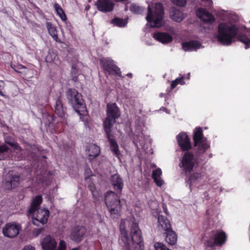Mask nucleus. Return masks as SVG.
<instances>
[{
	"instance_id": "5fc2aeb1",
	"label": "nucleus",
	"mask_w": 250,
	"mask_h": 250,
	"mask_svg": "<svg viewBox=\"0 0 250 250\" xmlns=\"http://www.w3.org/2000/svg\"><path fill=\"white\" fill-rule=\"evenodd\" d=\"M160 96L161 97H162V96H164V94H163V93H161V94H160Z\"/></svg>"
},
{
	"instance_id": "f8f14e48",
	"label": "nucleus",
	"mask_w": 250,
	"mask_h": 250,
	"mask_svg": "<svg viewBox=\"0 0 250 250\" xmlns=\"http://www.w3.org/2000/svg\"><path fill=\"white\" fill-rule=\"evenodd\" d=\"M95 5L100 11L106 13L112 11L115 4L111 0H98Z\"/></svg>"
},
{
	"instance_id": "a18cd8bd",
	"label": "nucleus",
	"mask_w": 250,
	"mask_h": 250,
	"mask_svg": "<svg viewBox=\"0 0 250 250\" xmlns=\"http://www.w3.org/2000/svg\"><path fill=\"white\" fill-rule=\"evenodd\" d=\"M89 188L90 190H91L92 194L93 196H96V191H95V188L94 186H92L91 185H89Z\"/></svg>"
},
{
	"instance_id": "37998d69",
	"label": "nucleus",
	"mask_w": 250,
	"mask_h": 250,
	"mask_svg": "<svg viewBox=\"0 0 250 250\" xmlns=\"http://www.w3.org/2000/svg\"><path fill=\"white\" fill-rule=\"evenodd\" d=\"M201 177V174L199 173H196L193 174L191 178L192 179L197 180Z\"/></svg>"
},
{
	"instance_id": "ddd939ff",
	"label": "nucleus",
	"mask_w": 250,
	"mask_h": 250,
	"mask_svg": "<svg viewBox=\"0 0 250 250\" xmlns=\"http://www.w3.org/2000/svg\"><path fill=\"white\" fill-rule=\"evenodd\" d=\"M196 15L202 21L205 23L211 24L215 21L213 16L204 8H198L196 11Z\"/></svg>"
},
{
	"instance_id": "b1692460",
	"label": "nucleus",
	"mask_w": 250,
	"mask_h": 250,
	"mask_svg": "<svg viewBox=\"0 0 250 250\" xmlns=\"http://www.w3.org/2000/svg\"><path fill=\"white\" fill-rule=\"evenodd\" d=\"M227 238V235L225 232L218 231L214 237V243L216 245L221 246L226 242Z\"/></svg>"
},
{
	"instance_id": "0eeeda50",
	"label": "nucleus",
	"mask_w": 250,
	"mask_h": 250,
	"mask_svg": "<svg viewBox=\"0 0 250 250\" xmlns=\"http://www.w3.org/2000/svg\"><path fill=\"white\" fill-rule=\"evenodd\" d=\"M107 117L105 120L104 125V130L109 136L110 128L115 123V120L120 115L119 108L115 103L109 104L107 106Z\"/></svg>"
},
{
	"instance_id": "72a5a7b5",
	"label": "nucleus",
	"mask_w": 250,
	"mask_h": 250,
	"mask_svg": "<svg viewBox=\"0 0 250 250\" xmlns=\"http://www.w3.org/2000/svg\"><path fill=\"white\" fill-rule=\"evenodd\" d=\"M130 10L135 14H140L143 11L144 9L136 4L133 3L130 5Z\"/></svg>"
},
{
	"instance_id": "f3484780",
	"label": "nucleus",
	"mask_w": 250,
	"mask_h": 250,
	"mask_svg": "<svg viewBox=\"0 0 250 250\" xmlns=\"http://www.w3.org/2000/svg\"><path fill=\"white\" fill-rule=\"evenodd\" d=\"M153 37L157 41L163 44H167L171 42L173 40L172 37L169 34L165 32H157L153 35Z\"/></svg>"
},
{
	"instance_id": "c03bdc74",
	"label": "nucleus",
	"mask_w": 250,
	"mask_h": 250,
	"mask_svg": "<svg viewBox=\"0 0 250 250\" xmlns=\"http://www.w3.org/2000/svg\"><path fill=\"white\" fill-rule=\"evenodd\" d=\"M21 250H35V249L32 246L28 245L25 246Z\"/></svg>"
},
{
	"instance_id": "9d476101",
	"label": "nucleus",
	"mask_w": 250,
	"mask_h": 250,
	"mask_svg": "<svg viewBox=\"0 0 250 250\" xmlns=\"http://www.w3.org/2000/svg\"><path fill=\"white\" fill-rule=\"evenodd\" d=\"M102 67L109 73H115L120 75V69L114 63L112 60L109 58H103L100 61Z\"/></svg>"
},
{
	"instance_id": "20e7f679",
	"label": "nucleus",
	"mask_w": 250,
	"mask_h": 250,
	"mask_svg": "<svg viewBox=\"0 0 250 250\" xmlns=\"http://www.w3.org/2000/svg\"><path fill=\"white\" fill-rule=\"evenodd\" d=\"M164 11L163 5L160 2L149 4L146 18L147 23L151 27H161L164 25Z\"/></svg>"
},
{
	"instance_id": "473e14b6",
	"label": "nucleus",
	"mask_w": 250,
	"mask_h": 250,
	"mask_svg": "<svg viewBox=\"0 0 250 250\" xmlns=\"http://www.w3.org/2000/svg\"><path fill=\"white\" fill-rule=\"evenodd\" d=\"M55 107L56 113L60 117H63L64 115V112L62 104L60 101L56 102Z\"/></svg>"
},
{
	"instance_id": "f03ea898",
	"label": "nucleus",
	"mask_w": 250,
	"mask_h": 250,
	"mask_svg": "<svg viewBox=\"0 0 250 250\" xmlns=\"http://www.w3.org/2000/svg\"><path fill=\"white\" fill-rule=\"evenodd\" d=\"M42 202V196H37L33 199L28 211V215L32 218L33 224L37 226L46 224L50 214L48 209L40 208Z\"/></svg>"
},
{
	"instance_id": "7c9ffc66",
	"label": "nucleus",
	"mask_w": 250,
	"mask_h": 250,
	"mask_svg": "<svg viewBox=\"0 0 250 250\" xmlns=\"http://www.w3.org/2000/svg\"><path fill=\"white\" fill-rule=\"evenodd\" d=\"M111 23L118 27H123L126 25L127 21L126 20L116 18L112 20Z\"/></svg>"
},
{
	"instance_id": "f257e3e1",
	"label": "nucleus",
	"mask_w": 250,
	"mask_h": 250,
	"mask_svg": "<svg viewBox=\"0 0 250 250\" xmlns=\"http://www.w3.org/2000/svg\"><path fill=\"white\" fill-rule=\"evenodd\" d=\"M120 229L121 239L128 250H143L144 244L140 230L134 219L122 220Z\"/></svg>"
},
{
	"instance_id": "bb28decb",
	"label": "nucleus",
	"mask_w": 250,
	"mask_h": 250,
	"mask_svg": "<svg viewBox=\"0 0 250 250\" xmlns=\"http://www.w3.org/2000/svg\"><path fill=\"white\" fill-rule=\"evenodd\" d=\"M111 181L115 189L121 190L123 187V182L120 176L117 174H114L112 176Z\"/></svg>"
},
{
	"instance_id": "2f4dec72",
	"label": "nucleus",
	"mask_w": 250,
	"mask_h": 250,
	"mask_svg": "<svg viewBox=\"0 0 250 250\" xmlns=\"http://www.w3.org/2000/svg\"><path fill=\"white\" fill-rule=\"evenodd\" d=\"M249 35V37L245 35H241L239 37V40L240 42L245 44V48L250 47V29L248 31Z\"/></svg>"
},
{
	"instance_id": "8fccbe9b",
	"label": "nucleus",
	"mask_w": 250,
	"mask_h": 250,
	"mask_svg": "<svg viewBox=\"0 0 250 250\" xmlns=\"http://www.w3.org/2000/svg\"><path fill=\"white\" fill-rule=\"evenodd\" d=\"M127 76L130 77H132V74L131 73H128L127 74Z\"/></svg>"
},
{
	"instance_id": "f704fd0d",
	"label": "nucleus",
	"mask_w": 250,
	"mask_h": 250,
	"mask_svg": "<svg viewBox=\"0 0 250 250\" xmlns=\"http://www.w3.org/2000/svg\"><path fill=\"white\" fill-rule=\"evenodd\" d=\"M185 83L184 82V77H182L180 78H177L175 80L173 81L171 84V88L173 89L176 87V86L178 84H180L181 85L184 84Z\"/></svg>"
},
{
	"instance_id": "a878e982",
	"label": "nucleus",
	"mask_w": 250,
	"mask_h": 250,
	"mask_svg": "<svg viewBox=\"0 0 250 250\" xmlns=\"http://www.w3.org/2000/svg\"><path fill=\"white\" fill-rule=\"evenodd\" d=\"M20 177L18 175L8 176V179L6 182V188L7 189H10L17 187L20 182Z\"/></svg>"
},
{
	"instance_id": "a19ab883",
	"label": "nucleus",
	"mask_w": 250,
	"mask_h": 250,
	"mask_svg": "<svg viewBox=\"0 0 250 250\" xmlns=\"http://www.w3.org/2000/svg\"><path fill=\"white\" fill-rule=\"evenodd\" d=\"M65 249H66L65 242L63 240H61L60 242L58 250H65Z\"/></svg>"
},
{
	"instance_id": "5701e85b",
	"label": "nucleus",
	"mask_w": 250,
	"mask_h": 250,
	"mask_svg": "<svg viewBox=\"0 0 250 250\" xmlns=\"http://www.w3.org/2000/svg\"><path fill=\"white\" fill-rule=\"evenodd\" d=\"M166 236L165 240L169 245H174L177 242V236L175 231L171 229L165 231Z\"/></svg>"
},
{
	"instance_id": "c756f323",
	"label": "nucleus",
	"mask_w": 250,
	"mask_h": 250,
	"mask_svg": "<svg viewBox=\"0 0 250 250\" xmlns=\"http://www.w3.org/2000/svg\"><path fill=\"white\" fill-rule=\"evenodd\" d=\"M11 66L15 71L21 73L23 76H25L28 70L27 68L21 64H13Z\"/></svg>"
},
{
	"instance_id": "39448f33",
	"label": "nucleus",
	"mask_w": 250,
	"mask_h": 250,
	"mask_svg": "<svg viewBox=\"0 0 250 250\" xmlns=\"http://www.w3.org/2000/svg\"><path fill=\"white\" fill-rule=\"evenodd\" d=\"M237 34L236 26L230 22H222L218 26L216 36L218 41L224 45H229Z\"/></svg>"
},
{
	"instance_id": "e433bc0d",
	"label": "nucleus",
	"mask_w": 250,
	"mask_h": 250,
	"mask_svg": "<svg viewBox=\"0 0 250 250\" xmlns=\"http://www.w3.org/2000/svg\"><path fill=\"white\" fill-rule=\"evenodd\" d=\"M6 143L9 144L12 147L14 148L15 150L17 151V152H20L21 150L20 146L15 142H8L6 140Z\"/></svg>"
},
{
	"instance_id": "4468645a",
	"label": "nucleus",
	"mask_w": 250,
	"mask_h": 250,
	"mask_svg": "<svg viewBox=\"0 0 250 250\" xmlns=\"http://www.w3.org/2000/svg\"><path fill=\"white\" fill-rule=\"evenodd\" d=\"M178 143L183 151L189 149L191 145L187 134L184 132L179 133L177 136Z\"/></svg>"
},
{
	"instance_id": "3c124183",
	"label": "nucleus",
	"mask_w": 250,
	"mask_h": 250,
	"mask_svg": "<svg viewBox=\"0 0 250 250\" xmlns=\"http://www.w3.org/2000/svg\"><path fill=\"white\" fill-rule=\"evenodd\" d=\"M6 140H7L8 142H15L14 141H10V140H8L7 138L5 139V141H6Z\"/></svg>"
},
{
	"instance_id": "4be33fe9",
	"label": "nucleus",
	"mask_w": 250,
	"mask_h": 250,
	"mask_svg": "<svg viewBox=\"0 0 250 250\" xmlns=\"http://www.w3.org/2000/svg\"><path fill=\"white\" fill-rule=\"evenodd\" d=\"M106 135L109 139L110 143V146L111 151L117 156L119 160L121 159V155L119 150V146L117 142L113 139L111 138L110 132L109 133V136L107 133Z\"/></svg>"
},
{
	"instance_id": "6ab92c4d",
	"label": "nucleus",
	"mask_w": 250,
	"mask_h": 250,
	"mask_svg": "<svg viewBox=\"0 0 250 250\" xmlns=\"http://www.w3.org/2000/svg\"><path fill=\"white\" fill-rule=\"evenodd\" d=\"M158 229L160 230H163L165 231L171 229L170 222L167 217L163 215L158 216Z\"/></svg>"
},
{
	"instance_id": "7ed1b4c3",
	"label": "nucleus",
	"mask_w": 250,
	"mask_h": 250,
	"mask_svg": "<svg viewBox=\"0 0 250 250\" xmlns=\"http://www.w3.org/2000/svg\"><path fill=\"white\" fill-rule=\"evenodd\" d=\"M66 97L73 108L80 115L85 126L89 127L87 112L85 106L83 103L81 94L75 89H70L66 92Z\"/></svg>"
},
{
	"instance_id": "a211bd4d",
	"label": "nucleus",
	"mask_w": 250,
	"mask_h": 250,
	"mask_svg": "<svg viewBox=\"0 0 250 250\" xmlns=\"http://www.w3.org/2000/svg\"><path fill=\"white\" fill-rule=\"evenodd\" d=\"M169 17L173 21L177 22H181L185 18L184 13L176 7H171L169 10Z\"/></svg>"
},
{
	"instance_id": "423d86ee",
	"label": "nucleus",
	"mask_w": 250,
	"mask_h": 250,
	"mask_svg": "<svg viewBox=\"0 0 250 250\" xmlns=\"http://www.w3.org/2000/svg\"><path fill=\"white\" fill-rule=\"evenodd\" d=\"M105 202L109 211L113 218L120 215V201L117 195L112 191L107 192L105 195Z\"/></svg>"
},
{
	"instance_id": "6e6552de",
	"label": "nucleus",
	"mask_w": 250,
	"mask_h": 250,
	"mask_svg": "<svg viewBox=\"0 0 250 250\" xmlns=\"http://www.w3.org/2000/svg\"><path fill=\"white\" fill-rule=\"evenodd\" d=\"M194 146L197 147L200 153H204L208 148L209 145L207 141V139L204 137L201 128H196L193 136Z\"/></svg>"
},
{
	"instance_id": "dca6fc26",
	"label": "nucleus",
	"mask_w": 250,
	"mask_h": 250,
	"mask_svg": "<svg viewBox=\"0 0 250 250\" xmlns=\"http://www.w3.org/2000/svg\"><path fill=\"white\" fill-rule=\"evenodd\" d=\"M56 246V241L50 235L45 236L42 243V246L43 250H54Z\"/></svg>"
},
{
	"instance_id": "79ce46f5",
	"label": "nucleus",
	"mask_w": 250,
	"mask_h": 250,
	"mask_svg": "<svg viewBox=\"0 0 250 250\" xmlns=\"http://www.w3.org/2000/svg\"><path fill=\"white\" fill-rule=\"evenodd\" d=\"M8 147L5 145H3L0 146V153H3L8 150Z\"/></svg>"
},
{
	"instance_id": "4c0bfd02",
	"label": "nucleus",
	"mask_w": 250,
	"mask_h": 250,
	"mask_svg": "<svg viewBox=\"0 0 250 250\" xmlns=\"http://www.w3.org/2000/svg\"><path fill=\"white\" fill-rule=\"evenodd\" d=\"M202 4L205 7L210 8L212 7L213 2L212 0H202Z\"/></svg>"
},
{
	"instance_id": "603ef678",
	"label": "nucleus",
	"mask_w": 250,
	"mask_h": 250,
	"mask_svg": "<svg viewBox=\"0 0 250 250\" xmlns=\"http://www.w3.org/2000/svg\"><path fill=\"white\" fill-rule=\"evenodd\" d=\"M75 71V69H74V68H72V72L73 73V72H74Z\"/></svg>"
},
{
	"instance_id": "2eb2a0df",
	"label": "nucleus",
	"mask_w": 250,
	"mask_h": 250,
	"mask_svg": "<svg viewBox=\"0 0 250 250\" xmlns=\"http://www.w3.org/2000/svg\"><path fill=\"white\" fill-rule=\"evenodd\" d=\"M85 233V229L83 227H77L72 230L70 237L73 241L79 242H80Z\"/></svg>"
},
{
	"instance_id": "de8ad7c7",
	"label": "nucleus",
	"mask_w": 250,
	"mask_h": 250,
	"mask_svg": "<svg viewBox=\"0 0 250 250\" xmlns=\"http://www.w3.org/2000/svg\"><path fill=\"white\" fill-rule=\"evenodd\" d=\"M43 229H37L36 232V236H38L39 234L41 233V232L42 231Z\"/></svg>"
},
{
	"instance_id": "9b49d317",
	"label": "nucleus",
	"mask_w": 250,
	"mask_h": 250,
	"mask_svg": "<svg viewBox=\"0 0 250 250\" xmlns=\"http://www.w3.org/2000/svg\"><path fill=\"white\" fill-rule=\"evenodd\" d=\"M195 163V159L194 155L191 153L187 152L182 158V165H180V167H182L186 172H189L192 170Z\"/></svg>"
},
{
	"instance_id": "864d4df0",
	"label": "nucleus",
	"mask_w": 250,
	"mask_h": 250,
	"mask_svg": "<svg viewBox=\"0 0 250 250\" xmlns=\"http://www.w3.org/2000/svg\"><path fill=\"white\" fill-rule=\"evenodd\" d=\"M72 250H78V249H77V248H74Z\"/></svg>"
},
{
	"instance_id": "c9c22d12",
	"label": "nucleus",
	"mask_w": 250,
	"mask_h": 250,
	"mask_svg": "<svg viewBox=\"0 0 250 250\" xmlns=\"http://www.w3.org/2000/svg\"><path fill=\"white\" fill-rule=\"evenodd\" d=\"M154 247L155 250H166L167 248L163 243L160 242L155 243Z\"/></svg>"
},
{
	"instance_id": "412c9836",
	"label": "nucleus",
	"mask_w": 250,
	"mask_h": 250,
	"mask_svg": "<svg viewBox=\"0 0 250 250\" xmlns=\"http://www.w3.org/2000/svg\"><path fill=\"white\" fill-rule=\"evenodd\" d=\"M100 149L99 146L91 144L88 145L86 148V154L89 160H92L96 157L100 153Z\"/></svg>"
},
{
	"instance_id": "ea45409f",
	"label": "nucleus",
	"mask_w": 250,
	"mask_h": 250,
	"mask_svg": "<svg viewBox=\"0 0 250 250\" xmlns=\"http://www.w3.org/2000/svg\"><path fill=\"white\" fill-rule=\"evenodd\" d=\"M4 86L5 85L4 82L2 81H0V95L3 97L5 96V95L3 92Z\"/></svg>"
},
{
	"instance_id": "393cba45",
	"label": "nucleus",
	"mask_w": 250,
	"mask_h": 250,
	"mask_svg": "<svg viewBox=\"0 0 250 250\" xmlns=\"http://www.w3.org/2000/svg\"><path fill=\"white\" fill-rule=\"evenodd\" d=\"M162 174V172L160 168H158L152 172V178L158 187H161L164 184V181L161 177Z\"/></svg>"
},
{
	"instance_id": "c85d7f7f",
	"label": "nucleus",
	"mask_w": 250,
	"mask_h": 250,
	"mask_svg": "<svg viewBox=\"0 0 250 250\" xmlns=\"http://www.w3.org/2000/svg\"><path fill=\"white\" fill-rule=\"evenodd\" d=\"M54 7L57 13V15L60 17V18L63 21H65L66 20V15L62 9V8L60 6V5L57 3H54Z\"/></svg>"
},
{
	"instance_id": "1a4fd4ad",
	"label": "nucleus",
	"mask_w": 250,
	"mask_h": 250,
	"mask_svg": "<svg viewBox=\"0 0 250 250\" xmlns=\"http://www.w3.org/2000/svg\"><path fill=\"white\" fill-rule=\"evenodd\" d=\"M21 229V226L19 223L12 222L7 223L2 228V234L5 237L14 238L20 233Z\"/></svg>"
},
{
	"instance_id": "58836bf2",
	"label": "nucleus",
	"mask_w": 250,
	"mask_h": 250,
	"mask_svg": "<svg viewBox=\"0 0 250 250\" xmlns=\"http://www.w3.org/2000/svg\"><path fill=\"white\" fill-rule=\"evenodd\" d=\"M172 2L179 6H184L186 4V0H171Z\"/></svg>"
},
{
	"instance_id": "6e6d98bb",
	"label": "nucleus",
	"mask_w": 250,
	"mask_h": 250,
	"mask_svg": "<svg viewBox=\"0 0 250 250\" xmlns=\"http://www.w3.org/2000/svg\"><path fill=\"white\" fill-rule=\"evenodd\" d=\"M156 166L154 165L153 164L152 165V167H155Z\"/></svg>"
},
{
	"instance_id": "aec40b11",
	"label": "nucleus",
	"mask_w": 250,
	"mask_h": 250,
	"mask_svg": "<svg viewBox=\"0 0 250 250\" xmlns=\"http://www.w3.org/2000/svg\"><path fill=\"white\" fill-rule=\"evenodd\" d=\"M202 47L201 43L198 41H192L182 43V48L185 51H193Z\"/></svg>"
},
{
	"instance_id": "49530a36",
	"label": "nucleus",
	"mask_w": 250,
	"mask_h": 250,
	"mask_svg": "<svg viewBox=\"0 0 250 250\" xmlns=\"http://www.w3.org/2000/svg\"><path fill=\"white\" fill-rule=\"evenodd\" d=\"M163 208L166 214H168V210L167 209V208L165 204L163 205Z\"/></svg>"
},
{
	"instance_id": "09e8293b",
	"label": "nucleus",
	"mask_w": 250,
	"mask_h": 250,
	"mask_svg": "<svg viewBox=\"0 0 250 250\" xmlns=\"http://www.w3.org/2000/svg\"><path fill=\"white\" fill-rule=\"evenodd\" d=\"M160 110H163V111H166L167 113H169V112H167V109H166L165 108H164V107H163V108H161L160 109Z\"/></svg>"
},
{
	"instance_id": "cd10ccee",
	"label": "nucleus",
	"mask_w": 250,
	"mask_h": 250,
	"mask_svg": "<svg viewBox=\"0 0 250 250\" xmlns=\"http://www.w3.org/2000/svg\"><path fill=\"white\" fill-rule=\"evenodd\" d=\"M46 28L49 33L52 37L54 40L56 41H57L58 37L56 27L51 22H47Z\"/></svg>"
}]
</instances>
